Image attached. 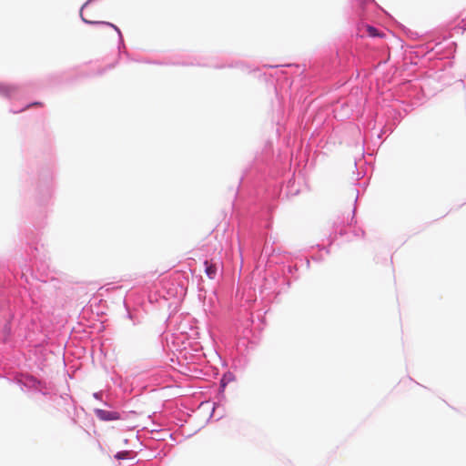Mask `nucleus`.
<instances>
[{
    "instance_id": "f257e3e1",
    "label": "nucleus",
    "mask_w": 466,
    "mask_h": 466,
    "mask_svg": "<svg viewBox=\"0 0 466 466\" xmlns=\"http://www.w3.org/2000/svg\"><path fill=\"white\" fill-rule=\"evenodd\" d=\"M95 413L97 418L102 420H115L119 419V415L116 411H109L106 410L96 409Z\"/></svg>"
},
{
    "instance_id": "f03ea898",
    "label": "nucleus",
    "mask_w": 466,
    "mask_h": 466,
    "mask_svg": "<svg viewBox=\"0 0 466 466\" xmlns=\"http://www.w3.org/2000/svg\"><path fill=\"white\" fill-rule=\"evenodd\" d=\"M206 274L209 279H214L217 274V267L215 264L209 263L208 260L205 261Z\"/></svg>"
},
{
    "instance_id": "7ed1b4c3",
    "label": "nucleus",
    "mask_w": 466,
    "mask_h": 466,
    "mask_svg": "<svg viewBox=\"0 0 466 466\" xmlns=\"http://www.w3.org/2000/svg\"><path fill=\"white\" fill-rule=\"evenodd\" d=\"M367 34L371 37L382 36L379 30L371 25L365 26Z\"/></svg>"
},
{
    "instance_id": "20e7f679",
    "label": "nucleus",
    "mask_w": 466,
    "mask_h": 466,
    "mask_svg": "<svg viewBox=\"0 0 466 466\" xmlns=\"http://www.w3.org/2000/svg\"><path fill=\"white\" fill-rule=\"evenodd\" d=\"M127 455V452H118L116 454V458L120 460V459H124L126 458V456Z\"/></svg>"
},
{
    "instance_id": "39448f33",
    "label": "nucleus",
    "mask_w": 466,
    "mask_h": 466,
    "mask_svg": "<svg viewBox=\"0 0 466 466\" xmlns=\"http://www.w3.org/2000/svg\"><path fill=\"white\" fill-rule=\"evenodd\" d=\"M82 19H83V21L85 23H87V24H96V23H97L96 21H93V20L87 19V18L84 17L83 15H82Z\"/></svg>"
},
{
    "instance_id": "423d86ee",
    "label": "nucleus",
    "mask_w": 466,
    "mask_h": 466,
    "mask_svg": "<svg viewBox=\"0 0 466 466\" xmlns=\"http://www.w3.org/2000/svg\"><path fill=\"white\" fill-rule=\"evenodd\" d=\"M92 2V0H89L87 3L85 4L82 10H86L88 8L89 3Z\"/></svg>"
},
{
    "instance_id": "0eeeda50",
    "label": "nucleus",
    "mask_w": 466,
    "mask_h": 466,
    "mask_svg": "<svg viewBox=\"0 0 466 466\" xmlns=\"http://www.w3.org/2000/svg\"><path fill=\"white\" fill-rule=\"evenodd\" d=\"M31 106H42V103H40V102H35V103L32 104Z\"/></svg>"
},
{
    "instance_id": "6e6552de",
    "label": "nucleus",
    "mask_w": 466,
    "mask_h": 466,
    "mask_svg": "<svg viewBox=\"0 0 466 466\" xmlns=\"http://www.w3.org/2000/svg\"><path fill=\"white\" fill-rule=\"evenodd\" d=\"M106 25H111V26H112V27H114L116 30H118V29H117V27H116V26H115V25H111V24H109V23H106Z\"/></svg>"
}]
</instances>
